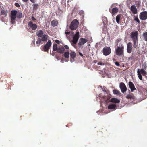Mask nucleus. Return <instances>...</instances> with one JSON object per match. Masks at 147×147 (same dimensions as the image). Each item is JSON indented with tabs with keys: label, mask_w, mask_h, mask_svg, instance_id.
Returning a JSON list of instances; mask_svg holds the SVG:
<instances>
[{
	"label": "nucleus",
	"mask_w": 147,
	"mask_h": 147,
	"mask_svg": "<svg viewBox=\"0 0 147 147\" xmlns=\"http://www.w3.org/2000/svg\"><path fill=\"white\" fill-rule=\"evenodd\" d=\"M117 48L115 49V52L116 54L118 56H121L123 53L124 47L122 44L121 39H118L116 40L115 43Z\"/></svg>",
	"instance_id": "1"
},
{
	"label": "nucleus",
	"mask_w": 147,
	"mask_h": 147,
	"mask_svg": "<svg viewBox=\"0 0 147 147\" xmlns=\"http://www.w3.org/2000/svg\"><path fill=\"white\" fill-rule=\"evenodd\" d=\"M100 88L102 89L103 93V95H102V94H100L99 95V96L103 98L104 101L109 100L111 98L109 92H107L105 89L102 88L100 86H99L98 88Z\"/></svg>",
	"instance_id": "2"
},
{
	"label": "nucleus",
	"mask_w": 147,
	"mask_h": 147,
	"mask_svg": "<svg viewBox=\"0 0 147 147\" xmlns=\"http://www.w3.org/2000/svg\"><path fill=\"white\" fill-rule=\"evenodd\" d=\"M17 11L16 10H12L11 11L10 17V22L12 24H14L16 23V18H17Z\"/></svg>",
	"instance_id": "3"
},
{
	"label": "nucleus",
	"mask_w": 147,
	"mask_h": 147,
	"mask_svg": "<svg viewBox=\"0 0 147 147\" xmlns=\"http://www.w3.org/2000/svg\"><path fill=\"white\" fill-rule=\"evenodd\" d=\"M79 22L77 20L75 19L71 22L69 26V28L72 30H76L78 26Z\"/></svg>",
	"instance_id": "4"
},
{
	"label": "nucleus",
	"mask_w": 147,
	"mask_h": 147,
	"mask_svg": "<svg viewBox=\"0 0 147 147\" xmlns=\"http://www.w3.org/2000/svg\"><path fill=\"white\" fill-rule=\"evenodd\" d=\"M114 102V104L110 103L108 106L107 108L109 109H113L114 110L116 109V106H118V104L120 102Z\"/></svg>",
	"instance_id": "5"
},
{
	"label": "nucleus",
	"mask_w": 147,
	"mask_h": 147,
	"mask_svg": "<svg viewBox=\"0 0 147 147\" xmlns=\"http://www.w3.org/2000/svg\"><path fill=\"white\" fill-rule=\"evenodd\" d=\"M52 45V42L50 40H49L47 42L43 47V50L44 51H48Z\"/></svg>",
	"instance_id": "6"
},
{
	"label": "nucleus",
	"mask_w": 147,
	"mask_h": 147,
	"mask_svg": "<svg viewBox=\"0 0 147 147\" xmlns=\"http://www.w3.org/2000/svg\"><path fill=\"white\" fill-rule=\"evenodd\" d=\"M140 19L142 20H145L147 19V11H144L140 13L139 16Z\"/></svg>",
	"instance_id": "7"
},
{
	"label": "nucleus",
	"mask_w": 147,
	"mask_h": 147,
	"mask_svg": "<svg viewBox=\"0 0 147 147\" xmlns=\"http://www.w3.org/2000/svg\"><path fill=\"white\" fill-rule=\"evenodd\" d=\"M138 31H134L130 35L131 38L132 40L138 39Z\"/></svg>",
	"instance_id": "8"
},
{
	"label": "nucleus",
	"mask_w": 147,
	"mask_h": 147,
	"mask_svg": "<svg viewBox=\"0 0 147 147\" xmlns=\"http://www.w3.org/2000/svg\"><path fill=\"white\" fill-rule=\"evenodd\" d=\"M103 54L105 56H107L109 55L111 52V49L109 47H106L103 49Z\"/></svg>",
	"instance_id": "9"
},
{
	"label": "nucleus",
	"mask_w": 147,
	"mask_h": 147,
	"mask_svg": "<svg viewBox=\"0 0 147 147\" xmlns=\"http://www.w3.org/2000/svg\"><path fill=\"white\" fill-rule=\"evenodd\" d=\"M79 38V32H77L73 37V43L76 44L78 41Z\"/></svg>",
	"instance_id": "10"
},
{
	"label": "nucleus",
	"mask_w": 147,
	"mask_h": 147,
	"mask_svg": "<svg viewBox=\"0 0 147 147\" xmlns=\"http://www.w3.org/2000/svg\"><path fill=\"white\" fill-rule=\"evenodd\" d=\"M119 87L122 93H124L126 91L127 88L125 84L124 83H120L119 85Z\"/></svg>",
	"instance_id": "11"
},
{
	"label": "nucleus",
	"mask_w": 147,
	"mask_h": 147,
	"mask_svg": "<svg viewBox=\"0 0 147 147\" xmlns=\"http://www.w3.org/2000/svg\"><path fill=\"white\" fill-rule=\"evenodd\" d=\"M28 26L31 28L32 30H34L37 28V25L33 23L32 22H29L28 24Z\"/></svg>",
	"instance_id": "12"
},
{
	"label": "nucleus",
	"mask_w": 147,
	"mask_h": 147,
	"mask_svg": "<svg viewBox=\"0 0 147 147\" xmlns=\"http://www.w3.org/2000/svg\"><path fill=\"white\" fill-rule=\"evenodd\" d=\"M132 44L131 42H129L127 45V51L129 53H131L132 49Z\"/></svg>",
	"instance_id": "13"
},
{
	"label": "nucleus",
	"mask_w": 147,
	"mask_h": 147,
	"mask_svg": "<svg viewBox=\"0 0 147 147\" xmlns=\"http://www.w3.org/2000/svg\"><path fill=\"white\" fill-rule=\"evenodd\" d=\"M87 41V40L83 38H81L80 40L78 45H83L84 44L86 43Z\"/></svg>",
	"instance_id": "14"
},
{
	"label": "nucleus",
	"mask_w": 147,
	"mask_h": 147,
	"mask_svg": "<svg viewBox=\"0 0 147 147\" xmlns=\"http://www.w3.org/2000/svg\"><path fill=\"white\" fill-rule=\"evenodd\" d=\"M129 86L132 92L136 90L134 85L132 82H129Z\"/></svg>",
	"instance_id": "15"
},
{
	"label": "nucleus",
	"mask_w": 147,
	"mask_h": 147,
	"mask_svg": "<svg viewBox=\"0 0 147 147\" xmlns=\"http://www.w3.org/2000/svg\"><path fill=\"white\" fill-rule=\"evenodd\" d=\"M131 10L132 13L134 14H136L137 13V11L136 7L134 5H132L131 6Z\"/></svg>",
	"instance_id": "16"
},
{
	"label": "nucleus",
	"mask_w": 147,
	"mask_h": 147,
	"mask_svg": "<svg viewBox=\"0 0 147 147\" xmlns=\"http://www.w3.org/2000/svg\"><path fill=\"white\" fill-rule=\"evenodd\" d=\"M44 32L42 30H40L36 33V35L38 37H41L44 34Z\"/></svg>",
	"instance_id": "17"
},
{
	"label": "nucleus",
	"mask_w": 147,
	"mask_h": 147,
	"mask_svg": "<svg viewBox=\"0 0 147 147\" xmlns=\"http://www.w3.org/2000/svg\"><path fill=\"white\" fill-rule=\"evenodd\" d=\"M65 49L63 47H58L57 50V52L59 53H62L64 52Z\"/></svg>",
	"instance_id": "18"
},
{
	"label": "nucleus",
	"mask_w": 147,
	"mask_h": 147,
	"mask_svg": "<svg viewBox=\"0 0 147 147\" xmlns=\"http://www.w3.org/2000/svg\"><path fill=\"white\" fill-rule=\"evenodd\" d=\"M48 38V35L46 34H44L41 37V40L43 42H45L47 41Z\"/></svg>",
	"instance_id": "19"
},
{
	"label": "nucleus",
	"mask_w": 147,
	"mask_h": 147,
	"mask_svg": "<svg viewBox=\"0 0 147 147\" xmlns=\"http://www.w3.org/2000/svg\"><path fill=\"white\" fill-rule=\"evenodd\" d=\"M119 11V10L117 7L113 8L112 9V14L113 15H114L117 13Z\"/></svg>",
	"instance_id": "20"
},
{
	"label": "nucleus",
	"mask_w": 147,
	"mask_h": 147,
	"mask_svg": "<svg viewBox=\"0 0 147 147\" xmlns=\"http://www.w3.org/2000/svg\"><path fill=\"white\" fill-rule=\"evenodd\" d=\"M133 43V46L135 48H136L138 46V39L132 40Z\"/></svg>",
	"instance_id": "21"
},
{
	"label": "nucleus",
	"mask_w": 147,
	"mask_h": 147,
	"mask_svg": "<svg viewBox=\"0 0 147 147\" xmlns=\"http://www.w3.org/2000/svg\"><path fill=\"white\" fill-rule=\"evenodd\" d=\"M58 21L56 20H53L51 22V25L53 26H56L58 24Z\"/></svg>",
	"instance_id": "22"
},
{
	"label": "nucleus",
	"mask_w": 147,
	"mask_h": 147,
	"mask_svg": "<svg viewBox=\"0 0 147 147\" xmlns=\"http://www.w3.org/2000/svg\"><path fill=\"white\" fill-rule=\"evenodd\" d=\"M8 13V11L7 10H3L1 11V15H4L5 17H6Z\"/></svg>",
	"instance_id": "23"
},
{
	"label": "nucleus",
	"mask_w": 147,
	"mask_h": 147,
	"mask_svg": "<svg viewBox=\"0 0 147 147\" xmlns=\"http://www.w3.org/2000/svg\"><path fill=\"white\" fill-rule=\"evenodd\" d=\"M76 55V53L73 51H71L70 53L71 58H72L73 59H74Z\"/></svg>",
	"instance_id": "24"
},
{
	"label": "nucleus",
	"mask_w": 147,
	"mask_h": 147,
	"mask_svg": "<svg viewBox=\"0 0 147 147\" xmlns=\"http://www.w3.org/2000/svg\"><path fill=\"white\" fill-rule=\"evenodd\" d=\"M137 73L138 75L139 79L141 80H142V76L141 75V73H140V69H138L137 70Z\"/></svg>",
	"instance_id": "25"
},
{
	"label": "nucleus",
	"mask_w": 147,
	"mask_h": 147,
	"mask_svg": "<svg viewBox=\"0 0 147 147\" xmlns=\"http://www.w3.org/2000/svg\"><path fill=\"white\" fill-rule=\"evenodd\" d=\"M113 93L117 95L118 96H120L121 93L120 92L117 90H114L113 91Z\"/></svg>",
	"instance_id": "26"
},
{
	"label": "nucleus",
	"mask_w": 147,
	"mask_h": 147,
	"mask_svg": "<svg viewBox=\"0 0 147 147\" xmlns=\"http://www.w3.org/2000/svg\"><path fill=\"white\" fill-rule=\"evenodd\" d=\"M118 105V106H116V107H118V108L120 109L122 107H123L124 105V103H123V102H119Z\"/></svg>",
	"instance_id": "27"
},
{
	"label": "nucleus",
	"mask_w": 147,
	"mask_h": 147,
	"mask_svg": "<svg viewBox=\"0 0 147 147\" xmlns=\"http://www.w3.org/2000/svg\"><path fill=\"white\" fill-rule=\"evenodd\" d=\"M143 36L144 40L145 41H147V32H144L143 34Z\"/></svg>",
	"instance_id": "28"
},
{
	"label": "nucleus",
	"mask_w": 147,
	"mask_h": 147,
	"mask_svg": "<svg viewBox=\"0 0 147 147\" xmlns=\"http://www.w3.org/2000/svg\"><path fill=\"white\" fill-rule=\"evenodd\" d=\"M121 16L120 15H117L116 18V20L117 22L118 23H119V20H120V19L121 18Z\"/></svg>",
	"instance_id": "29"
},
{
	"label": "nucleus",
	"mask_w": 147,
	"mask_h": 147,
	"mask_svg": "<svg viewBox=\"0 0 147 147\" xmlns=\"http://www.w3.org/2000/svg\"><path fill=\"white\" fill-rule=\"evenodd\" d=\"M140 71L141 74L145 76L147 74L146 72L143 69L140 70Z\"/></svg>",
	"instance_id": "30"
},
{
	"label": "nucleus",
	"mask_w": 147,
	"mask_h": 147,
	"mask_svg": "<svg viewBox=\"0 0 147 147\" xmlns=\"http://www.w3.org/2000/svg\"><path fill=\"white\" fill-rule=\"evenodd\" d=\"M70 53L69 52H66L64 54V56L66 58H68L69 57Z\"/></svg>",
	"instance_id": "31"
},
{
	"label": "nucleus",
	"mask_w": 147,
	"mask_h": 147,
	"mask_svg": "<svg viewBox=\"0 0 147 147\" xmlns=\"http://www.w3.org/2000/svg\"><path fill=\"white\" fill-rule=\"evenodd\" d=\"M58 48L57 44H54L53 46V50L54 51H56L57 49Z\"/></svg>",
	"instance_id": "32"
},
{
	"label": "nucleus",
	"mask_w": 147,
	"mask_h": 147,
	"mask_svg": "<svg viewBox=\"0 0 147 147\" xmlns=\"http://www.w3.org/2000/svg\"><path fill=\"white\" fill-rule=\"evenodd\" d=\"M17 18H21L22 17V14L21 12H20L18 14L17 13Z\"/></svg>",
	"instance_id": "33"
},
{
	"label": "nucleus",
	"mask_w": 147,
	"mask_h": 147,
	"mask_svg": "<svg viewBox=\"0 0 147 147\" xmlns=\"http://www.w3.org/2000/svg\"><path fill=\"white\" fill-rule=\"evenodd\" d=\"M126 98L128 99H134V96H133L130 95H128L126 96Z\"/></svg>",
	"instance_id": "34"
},
{
	"label": "nucleus",
	"mask_w": 147,
	"mask_h": 147,
	"mask_svg": "<svg viewBox=\"0 0 147 147\" xmlns=\"http://www.w3.org/2000/svg\"><path fill=\"white\" fill-rule=\"evenodd\" d=\"M42 41L41 40V38H38L37 39L36 43L37 44H39L38 45V46H39V44L41 43Z\"/></svg>",
	"instance_id": "35"
},
{
	"label": "nucleus",
	"mask_w": 147,
	"mask_h": 147,
	"mask_svg": "<svg viewBox=\"0 0 147 147\" xmlns=\"http://www.w3.org/2000/svg\"><path fill=\"white\" fill-rule=\"evenodd\" d=\"M110 101H119V100L115 98H112Z\"/></svg>",
	"instance_id": "36"
},
{
	"label": "nucleus",
	"mask_w": 147,
	"mask_h": 147,
	"mask_svg": "<svg viewBox=\"0 0 147 147\" xmlns=\"http://www.w3.org/2000/svg\"><path fill=\"white\" fill-rule=\"evenodd\" d=\"M98 65H100L101 66L104 65H105V63H104L99 62L98 63Z\"/></svg>",
	"instance_id": "37"
},
{
	"label": "nucleus",
	"mask_w": 147,
	"mask_h": 147,
	"mask_svg": "<svg viewBox=\"0 0 147 147\" xmlns=\"http://www.w3.org/2000/svg\"><path fill=\"white\" fill-rule=\"evenodd\" d=\"M134 20L135 21H137L138 22V23L140 22L139 20L138 17L135 18Z\"/></svg>",
	"instance_id": "38"
},
{
	"label": "nucleus",
	"mask_w": 147,
	"mask_h": 147,
	"mask_svg": "<svg viewBox=\"0 0 147 147\" xmlns=\"http://www.w3.org/2000/svg\"><path fill=\"white\" fill-rule=\"evenodd\" d=\"M55 42L56 43H57V44H59L60 42H61V41L58 40H55Z\"/></svg>",
	"instance_id": "39"
},
{
	"label": "nucleus",
	"mask_w": 147,
	"mask_h": 147,
	"mask_svg": "<svg viewBox=\"0 0 147 147\" xmlns=\"http://www.w3.org/2000/svg\"><path fill=\"white\" fill-rule=\"evenodd\" d=\"M115 64L117 66H119V63L117 62H116L115 63Z\"/></svg>",
	"instance_id": "40"
},
{
	"label": "nucleus",
	"mask_w": 147,
	"mask_h": 147,
	"mask_svg": "<svg viewBox=\"0 0 147 147\" xmlns=\"http://www.w3.org/2000/svg\"><path fill=\"white\" fill-rule=\"evenodd\" d=\"M64 47L66 49H68L69 48L68 46L66 45H64Z\"/></svg>",
	"instance_id": "41"
},
{
	"label": "nucleus",
	"mask_w": 147,
	"mask_h": 147,
	"mask_svg": "<svg viewBox=\"0 0 147 147\" xmlns=\"http://www.w3.org/2000/svg\"><path fill=\"white\" fill-rule=\"evenodd\" d=\"M15 5L16 7H19L20 6L19 4L18 3H16L15 4Z\"/></svg>",
	"instance_id": "42"
},
{
	"label": "nucleus",
	"mask_w": 147,
	"mask_h": 147,
	"mask_svg": "<svg viewBox=\"0 0 147 147\" xmlns=\"http://www.w3.org/2000/svg\"><path fill=\"white\" fill-rule=\"evenodd\" d=\"M30 1L33 3L35 2L36 0H30Z\"/></svg>",
	"instance_id": "43"
},
{
	"label": "nucleus",
	"mask_w": 147,
	"mask_h": 147,
	"mask_svg": "<svg viewBox=\"0 0 147 147\" xmlns=\"http://www.w3.org/2000/svg\"><path fill=\"white\" fill-rule=\"evenodd\" d=\"M70 33V32H65V34L66 35H67L69 34V33Z\"/></svg>",
	"instance_id": "44"
},
{
	"label": "nucleus",
	"mask_w": 147,
	"mask_h": 147,
	"mask_svg": "<svg viewBox=\"0 0 147 147\" xmlns=\"http://www.w3.org/2000/svg\"><path fill=\"white\" fill-rule=\"evenodd\" d=\"M31 19L33 20H36V19L34 17H33V16L32 17Z\"/></svg>",
	"instance_id": "45"
},
{
	"label": "nucleus",
	"mask_w": 147,
	"mask_h": 147,
	"mask_svg": "<svg viewBox=\"0 0 147 147\" xmlns=\"http://www.w3.org/2000/svg\"><path fill=\"white\" fill-rule=\"evenodd\" d=\"M28 0H22V1L24 2H27Z\"/></svg>",
	"instance_id": "46"
},
{
	"label": "nucleus",
	"mask_w": 147,
	"mask_h": 147,
	"mask_svg": "<svg viewBox=\"0 0 147 147\" xmlns=\"http://www.w3.org/2000/svg\"><path fill=\"white\" fill-rule=\"evenodd\" d=\"M79 53L80 55L81 56H83V55H82V53H81L79 52Z\"/></svg>",
	"instance_id": "47"
},
{
	"label": "nucleus",
	"mask_w": 147,
	"mask_h": 147,
	"mask_svg": "<svg viewBox=\"0 0 147 147\" xmlns=\"http://www.w3.org/2000/svg\"><path fill=\"white\" fill-rule=\"evenodd\" d=\"M70 32V33L71 34H73L74 33V32L73 31H71Z\"/></svg>",
	"instance_id": "48"
},
{
	"label": "nucleus",
	"mask_w": 147,
	"mask_h": 147,
	"mask_svg": "<svg viewBox=\"0 0 147 147\" xmlns=\"http://www.w3.org/2000/svg\"><path fill=\"white\" fill-rule=\"evenodd\" d=\"M61 63H63V60H61Z\"/></svg>",
	"instance_id": "49"
},
{
	"label": "nucleus",
	"mask_w": 147,
	"mask_h": 147,
	"mask_svg": "<svg viewBox=\"0 0 147 147\" xmlns=\"http://www.w3.org/2000/svg\"><path fill=\"white\" fill-rule=\"evenodd\" d=\"M70 62H73V61L71 60V59H70Z\"/></svg>",
	"instance_id": "50"
},
{
	"label": "nucleus",
	"mask_w": 147,
	"mask_h": 147,
	"mask_svg": "<svg viewBox=\"0 0 147 147\" xmlns=\"http://www.w3.org/2000/svg\"><path fill=\"white\" fill-rule=\"evenodd\" d=\"M68 61H65V62H67Z\"/></svg>",
	"instance_id": "51"
},
{
	"label": "nucleus",
	"mask_w": 147,
	"mask_h": 147,
	"mask_svg": "<svg viewBox=\"0 0 147 147\" xmlns=\"http://www.w3.org/2000/svg\"><path fill=\"white\" fill-rule=\"evenodd\" d=\"M145 94H147V92H145Z\"/></svg>",
	"instance_id": "52"
},
{
	"label": "nucleus",
	"mask_w": 147,
	"mask_h": 147,
	"mask_svg": "<svg viewBox=\"0 0 147 147\" xmlns=\"http://www.w3.org/2000/svg\"><path fill=\"white\" fill-rule=\"evenodd\" d=\"M33 42H34V43H35V41H34Z\"/></svg>",
	"instance_id": "53"
},
{
	"label": "nucleus",
	"mask_w": 147,
	"mask_h": 147,
	"mask_svg": "<svg viewBox=\"0 0 147 147\" xmlns=\"http://www.w3.org/2000/svg\"><path fill=\"white\" fill-rule=\"evenodd\" d=\"M34 8H35V7H34Z\"/></svg>",
	"instance_id": "54"
},
{
	"label": "nucleus",
	"mask_w": 147,
	"mask_h": 147,
	"mask_svg": "<svg viewBox=\"0 0 147 147\" xmlns=\"http://www.w3.org/2000/svg\"><path fill=\"white\" fill-rule=\"evenodd\" d=\"M129 0H128V1H129Z\"/></svg>",
	"instance_id": "55"
}]
</instances>
